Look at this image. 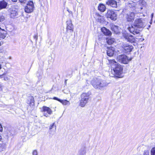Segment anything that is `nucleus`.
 Segmentation results:
<instances>
[{
  "mask_svg": "<svg viewBox=\"0 0 155 155\" xmlns=\"http://www.w3.org/2000/svg\"><path fill=\"white\" fill-rule=\"evenodd\" d=\"M145 25L143 21L141 18L137 19L134 24L131 26L129 27L128 29L129 31L134 35L140 34V29L143 28Z\"/></svg>",
  "mask_w": 155,
  "mask_h": 155,
  "instance_id": "obj_1",
  "label": "nucleus"
},
{
  "mask_svg": "<svg viewBox=\"0 0 155 155\" xmlns=\"http://www.w3.org/2000/svg\"><path fill=\"white\" fill-rule=\"evenodd\" d=\"M91 83L95 88L100 89H102L108 85V84L105 81L102 80L99 78H93L91 81Z\"/></svg>",
  "mask_w": 155,
  "mask_h": 155,
  "instance_id": "obj_2",
  "label": "nucleus"
},
{
  "mask_svg": "<svg viewBox=\"0 0 155 155\" xmlns=\"http://www.w3.org/2000/svg\"><path fill=\"white\" fill-rule=\"evenodd\" d=\"M81 97L80 105L81 107H84L88 102L89 94L88 93H84L81 95Z\"/></svg>",
  "mask_w": 155,
  "mask_h": 155,
  "instance_id": "obj_3",
  "label": "nucleus"
},
{
  "mask_svg": "<svg viewBox=\"0 0 155 155\" xmlns=\"http://www.w3.org/2000/svg\"><path fill=\"white\" fill-rule=\"evenodd\" d=\"M34 8V6L33 2L30 1L28 2L25 7V12L30 13L32 12Z\"/></svg>",
  "mask_w": 155,
  "mask_h": 155,
  "instance_id": "obj_4",
  "label": "nucleus"
},
{
  "mask_svg": "<svg viewBox=\"0 0 155 155\" xmlns=\"http://www.w3.org/2000/svg\"><path fill=\"white\" fill-rule=\"evenodd\" d=\"M117 60L119 62L124 64H127L129 62L127 57L124 54L118 55L117 57Z\"/></svg>",
  "mask_w": 155,
  "mask_h": 155,
  "instance_id": "obj_5",
  "label": "nucleus"
},
{
  "mask_svg": "<svg viewBox=\"0 0 155 155\" xmlns=\"http://www.w3.org/2000/svg\"><path fill=\"white\" fill-rule=\"evenodd\" d=\"M107 18H109L111 20H115L117 19V14L116 12L112 10H108L106 14Z\"/></svg>",
  "mask_w": 155,
  "mask_h": 155,
  "instance_id": "obj_6",
  "label": "nucleus"
},
{
  "mask_svg": "<svg viewBox=\"0 0 155 155\" xmlns=\"http://www.w3.org/2000/svg\"><path fill=\"white\" fill-rule=\"evenodd\" d=\"M9 15L11 18H14L18 15V10L14 7L10 8L8 10Z\"/></svg>",
  "mask_w": 155,
  "mask_h": 155,
  "instance_id": "obj_7",
  "label": "nucleus"
},
{
  "mask_svg": "<svg viewBox=\"0 0 155 155\" xmlns=\"http://www.w3.org/2000/svg\"><path fill=\"white\" fill-rule=\"evenodd\" d=\"M113 69L114 74L116 75L120 76L122 73L123 68L119 64Z\"/></svg>",
  "mask_w": 155,
  "mask_h": 155,
  "instance_id": "obj_8",
  "label": "nucleus"
},
{
  "mask_svg": "<svg viewBox=\"0 0 155 155\" xmlns=\"http://www.w3.org/2000/svg\"><path fill=\"white\" fill-rule=\"evenodd\" d=\"M42 111L44 112V116L46 117H48L49 114H51L52 113V111L51 109L45 106H44L43 107Z\"/></svg>",
  "mask_w": 155,
  "mask_h": 155,
  "instance_id": "obj_9",
  "label": "nucleus"
},
{
  "mask_svg": "<svg viewBox=\"0 0 155 155\" xmlns=\"http://www.w3.org/2000/svg\"><path fill=\"white\" fill-rule=\"evenodd\" d=\"M67 23V31L68 32H70L71 33L73 31V27L72 23L71 20H69L67 21L66 22Z\"/></svg>",
  "mask_w": 155,
  "mask_h": 155,
  "instance_id": "obj_10",
  "label": "nucleus"
},
{
  "mask_svg": "<svg viewBox=\"0 0 155 155\" xmlns=\"http://www.w3.org/2000/svg\"><path fill=\"white\" fill-rule=\"evenodd\" d=\"M122 48L127 52H130L133 48V46L128 44L123 43L122 45Z\"/></svg>",
  "mask_w": 155,
  "mask_h": 155,
  "instance_id": "obj_11",
  "label": "nucleus"
},
{
  "mask_svg": "<svg viewBox=\"0 0 155 155\" xmlns=\"http://www.w3.org/2000/svg\"><path fill=\"white\" fill-rule=\"evenodd\" d=\"M135 16V14L133 12H130L127 14L126 18L127 21L130 22L134 20Z\"/></svg>",
  "mask_w": 155,
  "mask_h": 155,
  "instance_id": "obj_12",
  "label": "nucleus"
},
{
  "mask_svg": "<svg viewBox=\"0 0 155 155\" xmlns=\"http://www.w3.org/2000/svg\"><path fill=\"white\" fill-rule=\"evenodd\" d=\"M106 4L113 7H116L117 6V2L114 0H109L106 2Z\"/></svg>",
  "mask_w": 155,
  "mask_h": 155,
  "instance_id": "obj_13",
  "label": "nucleus"
},
{
  "mask_svg": "<svg viewBox=\"0 0 155 155\" xmlns=\"http://www.w3.org/2000/svg\"><path fill=\"white\" fill-rule=\"evenodd\" d=\"M111 28L112 31L115 34H117L120 32V28L117 26L113 25L111 26Z\"/></svg>",
  "mask_w": 155,
  "mask_h": 155,
  "instance_id": "obj_14",
  "label": "nucleus"
},
{
  "mask_svg": "<svg viewBox=\"0 0 155 155\" xmlns=\"http://www.w3.org/2000/svg\"><path fill=\"white\" fill-rule=\"evenodd\" d=\"M2 140V137L0 135V151H4L6 148V147L5 144L3 143Z\"/></svg>",
  "mask_w": 155,
  "mask_h": 155,
  "instance_id": "obj_15",
  "label": "nucleus"
},
{
  "mask_svg": "<svg viewBox=\"0 0 155 155\" xmlns=\"http://www.w3.org/2000/svg\"><path fill=\"white\" fill-rule=\"evenodd\" d=\"M108 61L110 64V66H111L112 69H113L114 67L117 66V65L119 64L114 59L109 60Z\"/></svg>",
  "mask_w": 155,
  "mask_h": 155,
  "instance_id": "obj_16",
  "label": "nucleus"
},
{
  "mask_svg": "<svg viewBox=\"0 0 155 155\" xmlns=\"http://www.w3.org/2000/svg\"><path fill=\"white\" fill-rule=\"evenodd\" d=\"M6 36V31L0 27V39L4 38Z\"/></svg>",
  "mask_w": 155,
  "mask_h": 155,
  "instance_id": "obj_17",
  "label": "nucleus"
},
{
  "mask_svg": "<svg viewBox=\"0 0 155 155\" xmlns=\"http://www.w3.org/2000/svg\"><path fill=\"white\" fill-rule=\"evenodd\" d=\"M101 31L103 33L106 35H111V31L105 28L104 27L101 28Z\"/></svg>",
  "mask_w": 155,
  "mask_h": 155,
  "instance_id": "obj_18",
  "label": "nucleus"
},
{
  "mask_svg": "<svg viewBox=\"0 0 155 155\" xmlns=\"http://www.w3.org/2000/svg\"><path fill=\"white\" fill-rule=\"evenodd\" d=\"M114 49L112 47H110L108 49L107 51V54L109 56H112L114 54Z\"/></svg>",
  "mask_w": 155,
  "mask_h": 155,
  "instance_id": "obj_19",
  "label": "nucleus"
},
{
  "mask_svg": "<svg viewBox=\"0 0 155 155\" xmlns=\"http://www.w3.org/2000/svg\"><path fill=\"white\" fill-rule=\"evenodd\" d=\"M7 4V2L4 1H0V8L3 9L6 8Z\"/></svg>",
  "mask_w": 155,
  "mask_h": 155,
  "instance_id": "obj_20",
  "label": "nucleus"
},
{
  "mask_svg": "<svg viewBox=\"0 0 155 155\" xmlns=\"http://www.w3.org/2000/svg\"><path fill=\"white\" fill-rule=\"evenodd\" d=\"M98 9L101 12H104L106 9V6L103 4H100L98 6Z\"/></svg>",
  "mask_w": 155,
  "mask_h": 155,
  "instance_id": "obj_21",
  "label": "nucleus"
},
{
  "mask_svg": "<svg viewBox=\"0 0 155 155\" xmlns=\"http://www.w3.org/2000/svg\"><path fill=\"white\" fill-rule=\"evenodd\" d=\"M127 40L128 41L131 43L134 42L135 40L133 36L131 35H130Z\"/></svg>",
  "mask_w": 155,
  "mask_h": 155,
  "instance_id": "obj_22",
  "label": "nucleus"
},
{
  "mask_svg": "<svg viewBox=\"0 0 155 155\" xmlns=\"http://www.w3.org/2000/svg\"><path fill=\"white\" fill-rule=\"evenodd\" d=\"M60 102L64 105H69L70 104V102L67 100H61Z\"/></svg>",
  "mask_w": 155,
  "mask_h": 155,
  "instance_id": "obj_23",
  "label": "nucleus"
},
{
  "mask_svg": "<svg viewBox=\"0 0 155 155\" xmlns=\"http://www.w3.org/2000/svg\"><path fill=\"white\" fill-rule=\"evenodd\" d=\"M115 41L114 39L113 38H109L107 40V42L109 45L112 44Z\"/></svg>",
  "mask_w": 155,
  "mask_h": 155,
  "instance_id": "obj_24",
  "label": "nucleus"
},
{
  "mask_svg": "<svg viewBox=\"0 0 155 155\" xmlns=\"http://www.w3.org/2000/svg\"><path fill=\"white\" fill-rule=\"evenodd\" d=\"M86 153V150L84 148L81 149L79 151L80 155H84Z\"/></svg>",
  "mask_w": 155,
  "mask_h": 155,
  "instance_id": "obj_25",
  "label": "nucleus"
},
{
  "mask_svg": "<svg viewBox=\"0 0 155 155\" xmlns=\"http://www.w3.org/2000/svg\"><path fill=\"white\" fill-rule=\"evenodd\" d=\"M130 35L125 32L123 33V36L126 39H127Z\"/></svg>",
  "mask_w": 155,
  "mask_h": 155,
  "instance_id": "obj_26",
  "label": "nucleus"
},
{
  "mask_svg": "<svg viewBox=\"0 0 155 155\" xmlns=\"http://www.w3.org/2000/svg\"><path fill=\"white\" fill-rule=\"evenodd\" d=\"M54 128L55 130L56 129V126L55 123H53L51 124L49 127V130H51L53 128Z\"/></svg>",
  "mask_w": 155,
  "mask_h": 155,
  "instance_id": "obj_27",
  "label": "nucleus"
},
{
  "mask_svg": "<svg viewBox=\"0 0 155 155\" xmlns=\"http://www.w3.org/2000/svg\"><path fill=\"white\" fill-rule=\"evenodd\" d=\"M29 104L32 105H34V99L32 97H30V102L29 103Z\"/></svg>",
  "mask_w": 155,
  "mask_h": 155,
  "instance_id": "obj_28",
  "label": "nucleus"
},
{
  "mask_svg": "<svg viewBox=\"0 0 155 155\" xmlns=\"http://www.w3.org/2000/svg\"><path fill=\"white\" fill-rule=\"evenodd\" d=\"M98 21L100 22H102L104 21V18L103 17L101 16H99L98 18Z\"/></svg>",
  "mask_w": 155,
  "mask_h": 155,
  "instance_id": "obj_29",
  "label": "nucleus"
},
{
  "mask_svg": "<svg viewBox=\"0 0 155 155\" xmlns=\"http://www.w3.org/2000/svg\"><path fill=\"white\" fill-rule=\"evenodd\" d=\"M151 155H155V147L152 148L151 150Z\"/></svg>",
  "mask_w": 155,
  "mask_h": 155,
  "instance_id": "obj_30",
  "label": "nucleus"
},
{
  "mask_svg": "<svg viewBox=\"0 0 155 155\" xmlns=\"http://www.w3.org/2000/svg\"><path fill=\"white\" fill-rule=\"evenodd\" d=\"M4 86L2 84H0V91H3V88Z\"/></svg>",
  "mask_w": 155,
  "mask_h": 155,
  "instance_id": "obj_31",
  "label": "nucleus"
},
{
  "mask_svg": "<svg viewBox=\"0 0 155 155\" xmlns=\"http://www.w3.org/2000/svg\"><path fill=\"white\" fill-rule=\"evenodd\" d=\"M5 19V18L4 16H0V21H3Z\"/></svg>",
  "mask_w": 155,
  "mask_h": 155,
  "instance_id": "obj_32",
  "label": "nucleus"
},
{
  "mask_svg": "<svg viewBox=\"0 0 155 155\" xmlns=\"http://www.w3.org/2000/svg\"><path fill=\"white\" fill-rule=\"evenodd\" d=\"M33 155H38V152L36 150H34L32 153Z\"/></svg>",
  "mask_w": 155,
  "mask_h": 155,
  "instance_id": "obj_33",
  "label": "nucleus"
},
{
  "mask_svg": "<svg viewBox=\"0 0 155 155\" xmlns=\"http://www.w3.org/2000/svg\"><path fill=\"white\" fill-rule=\"evenodd\" d=\"M28 0H19V1L21 3H25L28 2Z\"/></svg>",
  "mask_w": 155,
  "mask_h": 155,
  "instance_id": "obj_34",
  "label": "nucleus"
},
{
  "mask_svg": "<svg viewBox=\"0 0 155 155\" xmlns=\"http://www.w3.org/2000/svg\"><path fill=\"white\" fill-rule=\"evenodd\" d=\"M53 99H54V100H57V101H59L60 102L61 100L60 99H59L57 97H54V98H53Z\"/></svg>",
  "mask_w": 155,
  "mask_h": 155,
  "instance_id": "obj_35",
  "label": "nucleus"
},
{
  "mask_svg": "<svg viewBox=\"0 0 155 155\" xmlns=\"http://www.w3.org/2000/svg\"><path fill=\"white\" fill-rule=\"evenodd\" d=\"M34 38L35 39L36 41H37L38 38V36L37 35H35L34 36Z\"/></svg>",
  "mask_w": 155,
  "mask_h": 155,
  "instance_id": "obj_36",
  "label": "nucleus"
},
{
  "mask_svg": "<svg viewBox=\"0 0 155 155\" xmlns=\"http://www.w3.org/2000/svg\"><path fill=\"white\" fill-rule=\"evenodd\" d=\"M141 4L143 5H146V3L145 1L144 0H142L141 2Z\"/></svg>",
  "mask_w": 155,
  "mask_h": 155,
  "instance_id": "obj_37",
  "label": "nucleus"
},
{
  "mask_svg": "<svg viewBox=\"0 0 155 155\" xmlns=\"http://www.w3.org/2000/svg\"><path fill=\"white\" fill-rule=\"evenodd\" d=\"M9 78L7 76L4 77V80L5 81H6L8 80Z\"/></svg>",
  "mask_w": 155,
  "mask_h": 155,
  "instance_id": "obj_38",
  "label": "nucleus"
},
{
  "mask_svg": "<svg viewBox=\"0 0 155 155\" xmlns=\"http://www.w3.org/2000/svg\"><path fill=\"white\" fill-rule=\"evenodd\" d=\"M153 15H154V13H152L151 14V21H152V19H153Z\"/></svg>",
  "mask_w": 155,
  "mask_h": 155,
  "instance_id": "obj_39",
  "label": "nucleus"
},
{
  "mask_svg": "<svg viewBox=\"0 0 155 155\" xmlns=\"http://www.w3.org/2000/svg\"><path fill=\"white\" fill-rule=\"evenodd\" d=\"M2 130V127L1 125L0 124V131Z\"/></svg>",
  "mask_w": 155,
  "mask_h": 155,
  "instance_id": "obj_40",
  "label": "nucleus"
},
{
  "mask_svg": "<svg viewBox=\"0 0 155 155\" xmlns=\"http://www.w3.org/2000/svg\"><path fill=\"white\" fill-rule=\"evenodd\" d=\"M5 75L4 74H2V75H0V78H2L3 77V76H4Z\"/></svg>",
  "mask_w": 155,
  "mask_h": 155,
  "instance_id": "obj_41",
  "label": "nucleus"
},
{
  "mask_svg": "<svg viewBox=\"0 0 155 155\" xmlns=\"http://www.w3.org/2000/svg\"><path fill=\"white\" fill-rule=\"evenodd\" d=\"M13 2H16L17 0H12Z\"/></svg>",
  "mask_w": 155,
  "mask_h": 155,
  "instance_id": "obj_42",
  "label": "nucleus"
},
{
  "mask_svg": "<svg viewBox=\"0 0 155 155\" xmlns=\"http://www.w3.org/2000/svg\"><path fill=\"white\" fill-rule=\"evenodd\" d=\"M152 21H151H151H150V24H152Z\"/></svg>",
  "mask_w": 155,
  "mask_h": 155,
  "instance_id": "obj_43",
  "label": "nucleus"
},
{
  "mask_svg": "<svg viewBox=\"0 0 155 155\" xmlns=\"http://www.w3.org/2000/svg\"><path fill=\"white\" fill-rule=\"evenodd\" d=\"M133 5H132V6H133V7H134V4H133Z\"/></svg>",
  "mask_w": 155,
  "mask_h": 155,
  "instance_id": "obj_44",
  "label": "nucleus"
},
{
  "mask_svg": "<svg viewBox=\"0 0 155 155\" xmlns=\"http://www.w3.org/2000/svg\"><path fill=\"white\" fill-rule=\"evenodd\" d=\"M150 25H149V28H150Z\"/></svg>",
  "mask_w": 155,
  "mask_h": 155,
  "instance_id": "obj_45",
  "label": "nucleus"
},
{
  "mask_svg": "<svg viewBox=\"0 0 155 155\" xmlns=\"http://www.w3.org/2000/svg\"><path fill=\"white\" fill-rule=\"evenodd\" d=\"M130 3H129V6H130Z\"/></svg>",
  "mask_w": 155,
  "mask_h": 155,
  "instance_id": "obj_46",
  "label": "nucleus"
}]
</instances>
